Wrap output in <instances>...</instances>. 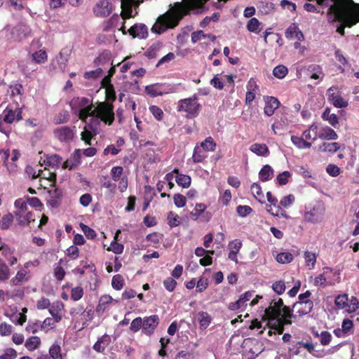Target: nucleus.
Listing matches in <instances>:
<instances>
[{
    "label": "nucleus",
    "mask_w": 359,
    "mask_h": 359,
    "mask_svg": "<svg viewBox=\"0 0 359 359\" xmlns=\"http://www.w3.org/2000/svg\"><path fill=\"white\" fill-rule=\"evenodd\" d=\"M208 0H182L176 2L172 8L165 13L160 15L151 27L154 33L161 34L168 29H172L178 25L180 21L192 11L194 14L203 12L204 6Z\"/></svg>",
    "instance_id": "obj_1"
},
{
    "label": "nucleus",
    "mask_w": 359,
    "mask_h": 359,
    "mask_svg": "<svg viewBox=\"0 0 359 359\" xmlns=\"http://www.w3.org/2000/svg\"><path fill=\"white\" fill-rule=\"evenodd\" d=\"M318 138V125L313 123L307 130L302 133V137L291 136L292 144L299 149H310L313 142Z\"/></svg>",
    "instance_id": "obj_2"
},
{
    "label": "nucleus",
    "mask_w": 359,
    "mask_h": 359,
    "mask_svg": "<svg viewBox=\"0 0 359 359\" xmlns=\"http://www.w3.org/2000/svg\"><path fill=\"white\" fill-rule=\"evenodd\" d=\"M280 316V313H278L272 308H266L264 311V317L267 320L268 327L273 329L278 335L283 333L285 325L292 324V318Z\"/></svg>",
    "instance_id": "obj_3"
},
{
    "label": "nucleus",
    "mask_w": 359,
    "mask_h": 359,
    "mask_svg": "<svg viewBox=\"0 0 359 359\" xmlns=\"http://www.w3.org/2000/svg\"><path fill=\"white\" fill-rule=\"evenodd\" d=\"M201 109L202 105L198 102V96L196 94L190 97L180 100L177 106V111L185 113L187 118L197 117Z\"/></svg>",
    "instance_id": "obj_4"
},
{
    "label": "nucleus",
    "mask_w": 359,
    "mask_h": 359,
    "mask_svg": "<svg viewBox=\"0 0 359 359\" xmlns=\"http://www.w3.org/2000/svg\"><path fill=\"white\" fill-rule=\"evenodd\" d=\"M94 114L97 118L106 124L111 126L114 121V105L109 102H97L94 108Z\"/></svg>",
    "instance_id": "obj_5"
},
{
    "label": "nucleus",
    "mask_w": 359,
    "mask_h": 359,
    "mask_svg": "<svg viewBox=\"0 0 359 359\" xmlns=\"http://www.w3.org/2000/svg\"><path fill=\"white\" fill-rule=\"evenodd\" d=\"M22 109L21 107H16L15 109L8 105L4 111L1 118L3 121L8 124H12L14 122H18L22 119Z\"/></svg>",
    "instance_id": "obj_6"
},
{
    "label": "nucleus",
    "mask_w": 359,
    "mask_h": 359,
    "mask_svg": "<svg viewBox=\"0 0 359 359\" xmlns=\"http://www.w3.org/2000/svg\"><path fill=\"white\" fill-rule=\"evenodd\" d=\"M325 209L323 205L317 204L304 214V219L308 222L318 223L323 218Z\"/></svg>",
    "instance_id": "obj_7"
},
{
    "label": "nucleus",
    "mask_w": 359,
    "mask_h": 359,
    "mask_svg": "<svg viewBox=\"0 0 359 359\" xmlns=\"http://www.w3.org/2000/svg\"><path fill=\"white\" fill-rule=\"evenodd\" d=\"M159 324V317L158 315H151L143 318V327L142 332L147 336L151 335L158 325Z\"/></svg>",
    "instance_id": "obj_8"
},
{
    "label": "nucleus",
    "mask_w": 359,
    "mask_h": 359,
    "mask_svg": "<svg viewBox=\"0 0 359 359\" xmlns=\"http://www.w3.org/2000/svg\"><path fill=\"white\" fill-rule=\"evenodd\" d=\"M170 92H173V90L162 83H154L145 87V93L152 97L161 96Z\"/></svg>",
    "instance_id": "obj_9"
},
{
    "label": "nucleus",
    "mask_w": 359,
    "mask_h": 359,
    "mask_svg": "<svg viewBox=\"0 0 359 359\" xmlns=\"http://www.w3.org/2000/svg\"><path fill=\"white\" fill-rule=\"evenodd\" d=\"M318 5L322 7H329L327 11V18H328V13L331 8L337 4L345 5L347 8L355 6L359 8V4L355 3L353 0H316Z\"/></svg>",
    "instance_id": "obj_10"
},
{
    "label": "nucleus",
    "mask_w": 359,
    "mask_h": 359,
    "mask_svg": "<svg viewBox=\"0 0 359 359\" xmlns=\"http://www.w3.org/2000/svg\"><path fill=\"white\" fill-rule=\"evenodd\" d=\"M97 17L104 18L109 15L112 11V4L109 0H100L93 10Z\"/></svg>",
    "instance_id": "obj_11"
},
{
    "label": "nucleus",
    "mask_w": 359,
    "mask_h": 359,
    "mask_svg": "<svg viewBox=\"0 0 359 359\" xmlns=\"http://www.w3.org/2000/svg\"><path fill=\"white\" fill-rule=\"evenodd\" d=\"M55 137L60 142H69L73 140L74 133L69 126H62L53 131Z\"/></svg>",
    "instance_id": "obj_12"
},
{
    "label": "nucleus",
    "mask_w": 359,
    "mask_h": 359,
    "mask_svg": "<svg viewBox=\"0 0 359 359\" xmlns=\"http://www.w3.org/2000/svg\"><path fill=\"white\" fill-rule=\"evenodd\" d=\"M334 89L336 90L337 88L332 86L328 89V100L337 108L346 107L348 104V101L344 100L340 95L331 93Z\"/></svg>",
    "instance_id": "obj_13"
},
{
    "label": "nucleus",
    "mask_w": 359,
    "mask_h": 359,
    "mask_svg": "<svg viewBox=\"0 0 359 359\" xmlns=\"http://www.w3.org/2000/svg\"><path fill=\"white\" fill-rule=\"evenodd\" d=\"M31 28L25 23L18 24L12 30L11 34L17 40H21L31 34Z\"/></svg>",
    "instance_id": "obj_14"
},
{
    "label": "nucleus",
    "mask_w": 359,
    "mask_h": 359,
    "mask_svg": "<svg viewBox=\"0 0 359 359\" xmlns=\"http://www.w3.org/2000/svg\"><path fill=\"white\" fill-rule=\"evenodd\" d=\"M133 38L146 39L148 36V29L144 24H135L128 30Z\"/></svg>",
    "instance_id": "obj_15"
},
{
    "label": "nucleus",
    "mask_w": 359,
    "mask_h": 359,
    "mask_svg": "<svg viewBox=\"0 0 359 359\" xmlns=\"http://www.w3.org/2000/svg\"><path fill=\"white\" fill-rule=\"evenodd\" d=\"M313 307L312 301L298 302L294 304L293 309L300 317L309 313Z\"/></svg>",
    "instance_id": "obj_16"
},
{
    "label": "nucleus",
    "mask_w": 359,
    "mask_h": 359,
    "mask_svg": "<svg viewBox=\"0 0 359 359\" xmlns=\"http://www.w3.org/2000/svg\"><path fill=\"white\" fill-rule=\"evenodd\" d=\"M80 312H81L82 319L85 320V322L83 323L82 328L86 327L88 324L87 323L89 321H91L94 317V311L93 309H85L83 310V306H79L78 308H74L71 309L70 314H78Z\"/></svg>",
    "instance_id": "obj_17"
},
{
    "label": "nucleus",
    "mask_w": 359,
    "mask_h": 359,
    "mask_svg": "<svg viewBox=\"0 0 359 359\" xmlns=\"http://www.w3.org/2000/svg\"><path fill=\"white\" fill-rule=\"evenodd\" d=\"M252 297V293L250 291L245 292L242 294L240 298L235 302H231L228 305V309L230 311H236L243 307L246 306V302H248Z\"/></svg>",
    "instance_id": "obj_18"
},
{
    "label": "nucleus",
    "mask_w": 359,
    "mask_h": 359,
    "mask_svg": "<svg viewBox=\"0 0 359 359\" xmlns=\"http://www.w3.org/2000/svg\"><path fill=\"white\" fill-rule=\"evenodd\" d=\"M49 198L47 203L53 208H56L60 205V200L62 196V191L58 188H55L48 191Z\"/></svg>",
    "instance_id": "obj_19"
},
{
    "label": "nucleus",
    "mask_w": 359,
    "mask_h": 359,
    "mask_svg": "<svg viewBox=\"0 0 359 359\" xmlns=\"http://www.w3.org/2000/svg\"><path fill=\"white\" fill-rule=\"evenodd\" d=\"M266 198H267V201L272 205H273V208H272L270 206V208L268 209V212L274 216H279V215L284 216L285 211L282 209V208L279 205H278V199L274 196H273V194L270 191H268L266 193Z\"/></svg>",
    "instance_id": "obj_20"
},
{
    "label": "nucleus",
    "mask_w": 359,
    "mask_h": 359,
    "mask_svg": "<svg viewBox=\"0 0 359 359\" xmlns=\"http://www.w3.org/2000/svg\"><path fill=\"white\" fill-rule=\"evenodd\" d=\"M265 102L264 111L268 116H272L274 114L275 110L280 106L279 100L276 97L272 96L266 97Z\"/></svg>",
    "instance_id": "obj_21"
},
{
    "label": "nucleus",
    "mask_w": 359,
    "mask_h": 359,
    "mask_svg": "<svg viewBox=\"0 0 359 359\" xmlns=\"http://www.w3.org/2000/svg\"><path fill=\"white\" fill-rule=\"evenodd\" d=\"M64 309V304L61 301L53 302L50 306L48 311L53 316L55 322L59 323L62 318V311Z\"/></svg>",
    "instance_id": "obj_22"
},
{
    "label": "nucleus",
    "mask_w": 359,
    "mask_h": 359,
    "mask_svg": "<svg viewBox=\"0 0 359 359\" xmlns=\"http://www.w3.org/2000/svg\"><path fill=\"white\" fill-rule=\"evenodd\" d=\"M111 341L110 336L104 334L94 344L93 348L97 353H104L106 348L111 344Z\"/></svg>",
    "instance_id": "obj_23"
},
{
    "label": "nucleus",
    "mask_w": 359,
    "mask_h": 359,
    "mask_svg": "<svg viewBox=\"0 0 359 359\" xmlns=\"http://www.w3.org/2000/svg\"><path fill=\"white\" fill-rule=\"evenodd\" d=\"M318 138L327 140H336L338 139V135L330 127L325 126L318 129Z\"/></svg>",
    "instance_id": "obj_24"
},
{
    "label": "nucleus",
    "mask_w": 359,
    "mask_h": 359,
    "mask_svg": "<svg viewBox=\"0 0 359 359\" xmlns=\"http://www.w3.org/2000/svg\"><path fill=\"white\" fill-rule=\"evenodd\" d=\"M43 164L51 168H57L62 162V157L58 154H45Z\"/></svg>",
    "instance_id": "obj_25"
},
{
    "label": "nucleus",
    "mask_w": 359,
    "mask_h": 359,
    "mask_svg": "<svg viewBox=\"0 0 359 359\" xmlns=\"http://www.w3.org/2000/svg\"><path fill=\"white\" fill-rule=\"evenodd\" d=\"M208 158L207 153L197 144L193 151L192 160L195 163H203Z\"/></svg>",
    "instance_id": "obj_26"
},
{
    "label": "nucleus",
    "mask_w": 359,
    "mask_h": 359,
    "mask_svg": "<svg viewBox=\"0 0 359 359\" xmlns=\"http://www.w3.org/2000/svg\"><path fill=\"white\" fill-rule=\"evenodd\" d=\"M250 150L259 156H267L270 151L266 144L255 143L250 147Z\"/></svg>",
    "instance_id": "obj_27"
},
{
    "label": "nucleus",
    "mask_w": 359,
    "mask_h": 359,
    "mask_svg": "<svg viewBox=\"0 0 359 359\" xmlns=\"http://www.w3.org/2000/svg\"><path fill=\"white\" fill-rule=\"evenodd\" d=\"M341 146L338 142H324L318 147V149L323 152H329L334 154L340 150Z\"/></svg>",
    "instance_id": "obj_28"
},
{
    "label": "nucleus",
    "mask_w": 359,
    "mask_h": 359,
    "mask_svg": "<svg viewBox=\"0 0 359 359\" xmlns=\"http://www.w3.org/2000/svg\"><path fill=\"white\" fill-rule=\"evenodd\" d=\"M91 103H93L92 100L87 97H78L72 99L70 105L73 109H78L79 110H80L81 109L86 107V106L89 105Z\"/></svg>",
    "instance_id": "obj_29"
},
{
    "label": "nucleus",
    "mask_w": 359,
    "mask_h": 359,
    "mask_svg": "<svg viewBox=\"0 0 359 359\" xmlns=\"http://www.w3.org/2000/svg\"><path fill=\"white\" fill-rule=\"evenodd\" d=\"M94 106L93 103L79 110V118L83 122L87 121L89 116H95L94 114Z\"/></svg>",
    "instance_id": "obj_30"
},
{
    "label": "nucleus",
    "mask_w": 359,
    "mask_h": 359,
    "mask_svg": "<svg viewBox=\"0 0 359 359\" xmlns=\"http://www.w3.org/2000/svg\"><path fill=\"white\" fill-rule=\"evenodd\" d=\"M246 28L250 32L259 34L262 29V24L256 18H252L248 20Z\"/></svg>",
    "instance_id": "obj_31"
},
{
    "label": "nucleus",
    "mask_w": 359,
    "mask_h": 359,
    "mask_svg": "<svg viewBox=\"0 0 359 359\" xmlns=\"http://www.w3.org/2000/svg\"><path fill=\"white\" fill-rule=\"evenodd\" d=\"M23 92V86L22 84L19 83H16L13 85H11L9 86V89L8 93H9L11 97H12L14 100L15 98L21 99V96Z\"/></svg>",
    "instance_id": "obj_32"
},
{
    "label": "nucleus",
    "mask_w": 359,
    "mask_h": 359,
    "mask_svg": "<svg viewBox=\"0 0 359 359\" xmlns=\"http://www.w3.org/2000/svg\"><path fill=\"white\" fill-rule=\"evenodd\" d=\"M273 176V170L269 165H265L259 173V180L262 182L270 180Z\"/></svg>",
    "instance_id": "obj_33"
},
{
    "label": "nucleus",
    "mask_w": 359,
    "mask_h": 359,
    "mask_svg": "<svg viewBox=\"0 0 359 359\" xmlns=\"http://www.w3.org/2000/svg\"><path fill=\"white\" fill-rule=\"evenodd\" d=\"M40 344V338L36 336H32L27 339L25 343V346L28 351H33L37 349Z\"/></svg>",
    "instance_id": "obj_34"
},
{
    "label": "nucleus",
    "mask_w": 359,
    "mask_h": 359,
    "mask_svg": "<svg viewBox=\"0 0 359 359\" xmlns=\"http://www.w3.org/2000/svg\"><path fill=\"white\" fill-rule=\"evenodd\" d=\"M32 59L36 64H43L48 60V54L45 50H39L32 53Z\"/></svg>",
    "instance_id": "obj_35"
},
{
    "label": "nucleus",
    "mask_w": 359,
    "mask_h": 359,
    "mask_svg": "<svg viewBox=\"0 0 359 359\" xmlns=\"http://www.w3.org/2000/svg\"><path fill=\"white\" fill-rule=\"evenodd\" d=\"M162 48V43L156 42L154 43L144 53V55L150 59L156 58L158 55V53Z\"/></svg>",
    "instance_id": "obj_36"
},
{
    "label": "nucleus",
    "mask_w": 359,
    "mask_h": 359,
    "mask_svg": "<svg viewBox=\"0 0 359 359\" xmlns=\"http://www.w3.org/2000/svg\"><path fill=\"white\" fill-rule=\"evenodd\" d=\"M198 145L201 148H203L206 153L207 151H214L217 147V144L212 137H206L205 140L201 142Z\"/></svg>",
    "instance_id": "obj_37"
},
{
    "label": "nucleus",
    "mask_w": 359,
    "mask_h": 359,
    "mask_svg": "<svg viewBox=\"0 0 359 359\" xmlns=\"http://www.w3.org/2000/svg\"><path fill=\"white\" fill-rule=\"evenodd\" d=\"M13 219L14 215L11 212L4 215L0 221V228L2 230L8 229L13 222Z\"/></svg>",
    "instance_id": "obj_38"
},
{
    "label": "nucleus",
    "mask_w": 359,
    "mask_h": 359,
    "mask_svg": "<svg viewBox=\"0 0 359 359\" xmlns=\"http://www.w3.org/2000/svg\"><path fill=\"white\" fill-rule=\"evenodd\" d=\"M198 321L201 328H207L211 323L210 316L205 311H201L198 313Z\"/></svg>",
    "instance_id": "obj_39"
},
{
    "label": "nucleus",
    "mask_w": 359,
    "mask_h": 359,
    "mask_svg": "<svg viewBox=\"0 0 359 359\" xmlns=\"http://www.w3.org/2000/svg\"><path fill=\"white\" fill-rule=\"evenodd\" d=\"M346 311L349 313H355L359 314V300L355 297H352L346 307Z\"/></svg>",
    "instance_id": "obj_40"
},
{
    "label": "nucleus",
    "mask_w": 359,
    "mask_h": 359,
    "mask_svg": "<svg viewBox=\"0 0 359 359\" xmlns=\"http://www.w3.org/2000/svg\"><path fill=\"white\" fill-rule=\"evenodd\" d=\"M175 181L179 186L188 188L191 184V179L189 175L182 174L175 176Z\"/></svg>",
    "instance_id": "obj_41"
},
{
    "label": "nucleus",
    "mask_w": 359,
    "mask_h": 359,
    "mask_svg": "<svg viewBox=\"0 0 359 359\" xmlns=\"http://www.w3.org/2000/svg\"><path fill=\"white\" fill-rule=\"evenodd\" d=\"M27 271L25 270L18 271L15 277L11 280V283L13 285H20L25 280H27L26 278Z\"/></svg>",
    "instance_id": "obj_42"
},
{
    "label": "nucleus",
    "mask_w": 359,
    "mask_h": 359,
    "mask_svg": "<svg viewBox=\"0 0 359 359\" xmlns=\"http://www.w3.org/2000/svg\"><path fill=\"white\" fill-rule=\"evenodd\" d=\"M295 34H299L302 36V32L299 30L297 25L295 24L291 25L285 31V37L288 39L294 38Z\"/></svg>",
    "instance_id": "obj_43"
},
{
    "label": "nucleus",
    "mask_w": 359,
    "mask_h": 359,
    "mask_svg": "<svg viewBox=\"0 0 359 359\" xmlns=\"http://www.w3.org/2000/svg\"><path fill=\"white\" fill-rule=\"evenodd\" d=\"M288 73V69L285 65H278L273 70V75L280 79L285 77Z\"/></svg>",
    "instance_id": "obj_44"
},
{
    "label": "nucleus",
    "mask_w": 359,
    "mask_h": 359,
    "mask_svg": "<svg viewBox=\"0 0 359 359\" xmlns=\"http://www.w3.org/2000/svg\"><path fill=\"white\" fill-rule=\"evenodd\" d=\"M304 259L306 266L311 269L314 268L316 262V255L315 253L306 251L304 252Z\"/></svg>",
    "instance_id": "obj_45"
},
{
    "label": "nucleus",
    "mask_w": 359,
    "mask_h": 359,
    "mask_svg": "<svg viewBox=\"0 0 359 359\" xmlns=\"http://www.w3.org/2000/svg\"><path fill=\"white\" fill-rule=\"evenodd\" d=\"M10 277V269L8 266L0 259V281H5Z\"/></svg>",
    "instance_id": "obj_46"
},
{
    "label": "nucleus",
    "mask_w": 359,
    "mask_h": 359,
    "mask_svg": "<svg viewBox=\"0 0 359 359\" xmlns=\"http://www.w3.org/2000/svg\"><path fill=\"white\" fill-rule=\"evenodd\" d=\"M51 359H62L61 348L57 344H53L49 348V355Z\"/></svg>",
    "instance_id": "obj_47"
},
{
    "label": "nucleus",
    "mask_w": 359,
    "mask_h": 359,
    "mask_svg": "<svg viewBox=\"0 0 359 359\" xmlns=\"http://www.w3.org/2000/svg\"><path fill=\"white\" fill-rule=\"evenodd\" d=\"M294 259V256L290 252H280L278 254L276 260L281 264H286L291 262Z\"/></svg>",
    "instance_id": "obj_48"
},
{
    "label": "nucleus",
    "mask_w": 359,
    "mask_h": 359,
    "mask_svg": "<svg viewBox=\"0 0 359 359\" xmlns=\"http://www.w3.org/2000/svg\"><path fill=\"white\" fill-rule=\"evenodd\" d=\"M124 285V280L121 275H115L111 280V285L113 288L116 290H120L123 288Z\"/></svg>",
    "instance_id": "obj_49"
},
{
    "label": "nucleus",
    "mask_w": 359,
    "mask_h": 359,
    "mask_svg": "<svg viewBox=\"0 0 359 359\" xmlns=\"http://www.w3.org/2000/svg\"><path fill=\"white\" fill-rule=\"evenodd\" d=\"M143 327V319L141 317H137L133 319L130 323V330L131 332H137Z\"/></svg>",
    "instance_id": "obj_50"
},
{
    "label": "nucleus",
    "mask_w": 359,
    "mask_h": 359,
    "mask_svg": "<svg viewBox=\"0 0 359 359\" xmlns=\"http://www.w3.org/2000/svg\"><path fill=\"white\" fill-rule=\"evenodd\" d=\"M291 177L292 174L289 171H283L278 175L276 177L277 183L280 186L285 185Z\"/></svg>",
    "instance_id": "obj_51"
},
{
    "label": "nucleus",
    "mask_w": 359,
    "mask_h": 359,
    "mask_svg": "<svg viewBox=\"0 0 359 359\" xmlns=\"http://www.w3.org/2000/svg\"><path fill=\"white\" fill-rule=\"evenodd\" d=\"M335 305L339 309H345L348 305V296L347 294H339L334 300Z\"/></svg>",
    "instance_id": "obj_52"
},
{
    "label": "nucleus",
    "mask_w": 359,
    "mask_h": 359,
    "mask_svg": "<svg viewBox=\"0 0 359 359\" xmlns=\"http://www.w3.org/2000/svg\"><path fill=\"white\" fill-rule=\"evenodd\" d=\"M80 227L87 238L94 239L96 238L97 233L94 229L83 223L80 224Z\"/></svg>",
    "instance_id": "obj_53"
},
{
    "label": "nucleus",
    "mask_w": 359,
    "mask_h": 359,
    "mask_svg": "<svg viewBox=\"0 0 359 359\" xmlns=\"http://www.w3.org/2000/svg\"><path fill=\"white\" fill-rule=\"evenodd\" d=\"M303 346L304 348H306V350L310 353H312L314 351V345L311 343L309 342H303V341H297L294 344V348H297V350L294 351L295 354H298L299 353V347Z\"/></svg>",
    "instance_id": "obj_54"
},
{
    "label": "nucleus",
    "mask_w": 359,
    "mask_h": 359,
    "mask_svg": "<svg viewBox=\"0 0 359 359\" xmlns=\"http://www.w3.org/2000/svg\"><path fill=\"white\" fill-rule=\"evenodd\" d=\"M207 209V205L204 203H196L194 210L191 212V215L197 219Z\"/></svg>",
    "instance_id": "obj_55"
},
{
    "label": "nucleus",
    "mask_w": 359,
    "mask_h": 359,
    "mask_svg": "<svg viewBox=\"0 0 359 359\" xmlns=\"http://www.w3.org/2000/svg\"><path fill=\"white\" fill-rule=\"evenodd\" d=\"M149 110L157 121H160L163 119L164 115L163 111L158 106L151 105L149 107Z\"/></svg>",
    "instance_id": "obj_56"
},
{
    "label": "nucleus",
    "mask_w": 359,
    "mask_h": 359,
    "mask_svg": "<svg viewBox=\"0 0 359 359\" xmlns=\"http://www.w3.org/2000/svg\"><path fill=\"white\" fill-rule=\"evenodd\" d=\"M250 191L254 196L260 201L264 197V194L262 191V187L257 183H253L250 187Z\"/></svg>",
    "instance_id": "obj_57"
},
{
    "label": "nucleus",
    "mask_w": 359,
    "mask_h": 359,
    "mask_svg": "<svg viewBox=\"0 0 359 359\" xmlns=\"http://www.w3.org/2000/svg\"><path fill=\"white\" fill-rule=\"evenodd\" d=\"M83 295V290L81 287L77 286L73 287L71 290V299L73 301H78L82 298Z\"/></svg>",
    "instance_id": "obj_58"
},
{
    "label": "nucleus",
    "mask_w": 359,
    "mask_h": 359,
    "mask_svg": "<svg viewBox=\"0 0 359 359\" xmlns=\"http://www.w3.org/2000/svg\"><path fill=\"white\" fill-rule=\"evenodd\" d=\"M106 98L108 101L111 102H114L116 99L115 90L112 83H109V86H107L106 89Z\"/></svg>",
    "instance_id": "obj_59"
},
{
    "label": "nucleus",
    "mask_w": 359,
    "mask_h": 359,
    "mask_svg": "<svg viewBox=\"0 0 359 359\" xmlns=\"http://www.w3.org/2000/svg\"><path fill=\"white\" fill-rule=\"evenodd\" d=\"M69 114L68 111H64L58 114V115L56 117H55L54 123L55 124L65 123L69 121Z\"/></svg>",
    "instance_id": "obj_60"
},
{
    "label": "nucleus",
    "mask_w": 359,
    "mask_h": 359,
    "mask_svg": "<svg viewBox=\"0 0 359 359\" xmlns=\"http://www.w3.org/2000/svg\"><path fill=\"white\" fill-rule=\"evenodd\" d=\"M173 201L177 208H183L187 203L186 197L180 194H175L173 196Z\"/></svg>",
    "instance_id": "obj_61"
},
{
    "label": "nucleus",
    "mask_w": 359,
    "mask_h": 359,
    "mask_svg": "<svg viewBox=\"0 0 359 359\" xmlns=\"http://www.w3.org/2000/svg\"><path fill=\"white\" fill-rule=\"evenodd\" d=\"M168 224L170 227H175L180 224V217L173 212H170L168 215Z\"/></svg>",
    "instance_id": "obj_62"
},
{
    "label": "nucleus",
    "mask_w": 359,
    "mask_h": 359,
    "mask_svg": "<svg viewBox=\"0 0 359 359\" xmlns=\"http://www.w3.org/2000/svg\"><path fill=\"white\" fill-rule=\"evenodd\" d=\"M341 329L343 330L345 334L348 335L350 332H353V321L349 319H344L342 322Z\"/></svg>",
    "instance_id": "obj_63"
},
{
    "label": "nucleus",
    "mask_w": 359,
    "mask_h": 359,
    "mask_svg": "<svg viewBox=\"0 0 359 359\" xmlns=\"http://www.w3.org/2000/svg\"><path fill=\"white\" fill-rule=\"evenodd\" d=\"M17 352L13 348H7L4 353L0 355V359H15Z\"/></svg>",
    "instance_id": "obj_64"
}]
</instances>
